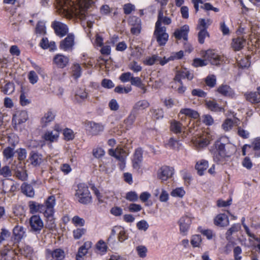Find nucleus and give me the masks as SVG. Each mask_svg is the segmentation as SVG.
Masks as SVG:
<instances>
[{
  "label": "nucleus",
  "instance_id": "nucleus-14",
  "mask_svg": "<svg viewBox=\"0 0 260 260\" xmlns=\"http://www.w3.org/2000/svg\"><path fill=\"white\" fill-rule=\"evenodd\" d=\"M27 112L24 110L17 111L13 114L12 117V123L14 125V128H16L17 125H20L26 121L28 119Z\"/></svg>",
  "mask_w": 260,
  "mask_h": 260
},
{
  "label": "nucleus",
  "instance_id": "nucleus-51",
  "mask_svg": "<svg viewBox=\"0 0 260 260\" xmlns=\"http://www.w3.org/2000/svg\"><path fill=\"white\" fill-rule=\"evenodd\" d=\"M13 213L15 216L21 218L24 216L23 207L20 205H16L13 208Z\"/></svg>",
  "mask_w": 260,
  "mask_h": 260
},
{
  "label": "nucleus",
  "instance_id": "nucleus-12",
  "mask_svg": "<svg viewBox=\"0 0 260 260\" xmlns=\"http://www.w3.org/2000/svg\"><path fill=\"white\" fill-rule=\"evenodd\" d=\"M143 150L141 147L136 148L132 159V166L134 169L139 170L143 160Z\"/></svg>",
  "mask_w": 260,
  "mask_h": 260
},
{
  "label": "nucleus",
  "instance_id": "nucleus-58",
  "mask_svg": "<svg viewBox=\"0 0 260 260\" xmlns=\"http://www.w3.org/2000/svg\"><path fill=\"white\" fill-rule=\"evenodd\" d=\"M206 84L210 88L214 87L216 83V79L214 75L208 76L205 79Z\"/></svg>",
  "mask_w": 260,
  "mask_h": 260
},
{
  "label": "nucleus",
  "instance_id": "nucleus-50",
  "mask_svg": "<svg viewBox=\"0 0 260 260\" xmlns=\"http://www.w3.org/2000/svg\"><path fill=\"white\" fill-rule=\"evenodd\" d=\"M202 242V238L200 235H194L191 237L190 243L193 247H200Z\"/></svg>",
  "mask_w": 260,
  "mask_h": 260
},
{
  "label": "nucleus",
  "instance_id": "nucleus-54",
  "mask_svg": "<svg viewBox=\"0 0 260 260\" xmlns=\"http://www.w3.org/2000/svg\"><path fill=\"white\" fill-rule=\"evenodd\" d=\"M150 112L152 113V117L156 120L162 118L164 117V111L161 109H151Z\"/></svg>",
  "mask_w": 260,
  "mask_h": 260
},
{
  "label": "nucleus",
  "instance_id": "nucleus-46",
  "mask_svg": "<svg viewBox=\"0 0 260 260\" xmlns=\"http://www.w3.org/2000/svg\"><path fill=\"white\" fill-rule=\"evenodd\" d=\"M63 135L64 140L67 141L73 140L75 138V135L72 129L66 128L63 130Z\"/></svg>",
  "mask_w": 260,
  "mask_h": 260
},
{
  "label": "nucleus",
  "instance_id": "nucleus-24",
  "mask_svg": "<svg viewBox=\"0 0 260 260\" xmlns=\"http://www.w3.org/2000/svg\"><path fill=\"white\" fill-rule=\"evenodd\" d=\"M92 243L91 241H86L78 249L76 256V260H83V256L88 252V251L92 247Z\"/></svg>",
  "mask_w": 260,
  "mask_h": 260
},
{
  "label": "nucleus",
  "instance_id": "nucleus-20",
  "mask_svg": "<svg viewBox=\"0 0 260 260\" xmlns=\"http://www.w3.org/2000/svg\"><path fill=\"white\" fill-rule=\"evenodd\" d=\"M56 116V113L52 109H48L41 119V123L43 127H46L49 123L53 121Z\"/></svg>",
  "mask_w": 260,
  "mask_h": 260
},
{
  "label": "nucleus",
  "instance_id": "nucleus-61",
  "mask_svg": "<svg viewBox=\"0 0 260 260\" xmlns=\"http://www.w3.org/2000/svg\"><path fill=\"white\" fill-rule=\"evenodd\" d=\"M132 77L133 74L131 72H127L122 73L119 76V79L122 82L125 83L131 81Z\"/></svg>",
  "mask_w": 260,
  "mask_h": 260
},
{
  "label": "nucleus",
  "instance_id": "nucleus-10",
  "mask_svg": "<svg viewBox=\"0 0 260 260\" xmlns=\"http://www.w3.org/2000/svg\"><path fill=\"white\" fill-rule=\"evenodd\" d=\"M51 26L56 35L60 38L65 36L69 31L67 25L58 21L55 20L53 21Z\"/></svg>",
  "mask_w": 260,
  "mask_h": 260
},
{
  "label": "nucleus",
  "instance_id": "nucleus-44",
  "mask_svg": "<svg viewBox=\"0 0 260 260\" xmlns=\"http://www.w3.org/2000/svg\"><path fill=\"white\" fill-rule=\"evenodd\" d=\"M15 85L13 82H8L3 87L2 91L5 94L10 95L14 92Z\"/></svg>",
  "mask_w": 260,
  "mask_h": 260
},
{
  "label": "nucleus",
  "instance_id": "nucleus-29",
  "mask_svg": "<svg viewBox=\"0 0 260 260\" xmlns=\"http://www.w3.org/2000/svg\"><path fill=\"white\" fill-rule=\"evenodd\" d=\"M108 154L118 159V157L119 158H123L125 157L126 151L121 146H118L115 149H109L108 150Z\"/></svg>",
  "mask_w": 260,
  "mask_h": 260
},
{
  "label": "nucleus",
  "instance_id": "nucleus-36",
  "mask_svg": "<svg viewBox=\"0 0 260 260\" xmlns=\"http://www.w3.org/2000/svg\"><path fill=\"white\" fill-rule=\"evenodd\" d=\"M35 33L37 36H42L46 34V27L43 21H39L36 26Z\"/></svg>",
  "mask_w": 260,
  "mask_h": 260
},
{
  "label": "nucleus",
  "instance_id": "nucleus-43",
  "mask_svg": "<svg viewBox=\"0 0 260 260\" xmlns=\"http://www.w3.org/2000/svg\"><path fill=\"white\" fill-rule=\"evenodd\" d=\"M96 249L101 254H104L107 251V246L106 243L102 240L98 242L95 245Z\"/></svg>",
  "mask_w": 260,
  "mask_h": 260
},
{
  "label": "nucleus",
  "instance_id": "nucleus-53",
  "mask_svg": "<svg viewBox=\"0 0 260 260\" xmlns=\"http://www.w3.org/2000/svg\"><path fill=\"white\" fill-rule=\"evenodd\" d=\"M86 232L84 228H77L73 231V237L75 239H80Z\"/></svg>",
  "mask_w": 260,
  "mask_h": 260
},
{
  "label": "nucleus",
  "instance_id": "nucleus-40",
  "mask_svg": "<svg viewBox=\"0 0 260 260\" xmlns=\"http://www.w3.org/2000/svg\"><path fill=\"white\" fill-rule=\"evenodd\" d=\"M59 138V134L57 133H53L52 131H47L43 136V138L46 141L53 142L57 141Z\"/></svg>",
  "mask_w": 260,
  "mask_h": 260
},
{
  "label": "nucleus",
  "instance_id": "nucleus-55",
  "mask_svg": "<svg viewBox=\"0 0 260 260\" xmlns=\"http://www.w3.org/2000/svg\"><path fill=\"white\" fill-rule=\"evenodd\" d=\"M233 126V120L230 118L226 119L222 124V127L225 132H228L231 130Z\"/></svg>",
  "mask_w": 260,
  "mask_h": 260
},
{
  "label": "nucleus",
  "instance_id": "nucleus-4",
  "mask_svg": "<svg viewBox=\"0 0 260 260\" xmlns=\"http://www.w3.org/2000/svg\"><path fill=\"white\" fill-rule=\"evenodd\" d=\"M75 189V197L78 202L83 205H87L92 202V196L88 185L85 183H79Z\"/></svg>",
  "mask_w": 260,
  "mask_h": 260
},
{
  "label": "nucleus",
  "instance_id": "nucleus-31",
  "mask_svg": "<svg viewBox=\"0 0 260 260\" xmlns=\"http://www.w3.org/2000/svg\"><path fill=\"white\" fill-rule=\"evenodd\" d=\"M208 161L205 159H201L196 162L195 169L197 170L198 174L200 176H203L204 172L208 168Z\"/></svg>",
  "mask_w": 260,
  "mask_h": 260
},
{
  "label": "nucleus",
  "instance_id": "nucleus-16",
  "mask_svg": "<svg viewBox=\"0 0 260 260\" xmlns=\"http://www.w3.org/2000/svg\"><path fill=\"white\" fill-rule=\"evenodd\" d=\"M189 31V26L185 24L180 28L176 29L173 33V36L177 40L182 39L184 41H187L188 40Z\"/></svg>",
  "mask_w": 260,
  "mask_h": 260
},
{
  "label": "nucleus",
  "instance_id": "nucleus-30",
  "mask_svg": "<svg viewBox=\"0 0 260 260\" xmlns=\"http://www.w3.org/2000/svg\"><path fill=\"white\" fill-rule=\"evenodd\" d=\"M245 42V39L242 37H239L233 39L231 43V47L234 51H239L243 48Z\"/></svg>",
  "mask_w": 260,
  "mask_h": 260
},
{
  "label": "nucleus",
  "instance_id": "nucleus-59",
  "mask_svg": "<svg viewBox=\"0 0 260 260\" xmlns=\"http://www.w3.org/2000/svg\"><path fill=\"white\" fill-rule=\"evenodd\" d=\"M166 145L169 147L170 149H178L179 147V142L177 140L173 138H171L168 141V142Z\"/></svg>",
  "mask_w": 260,
  "mask_h": 260
},
{
  "label": "nucleus",
  "instance_id": "nucleus-60",
  "mask_svg": "<svg viewBox=\"0 0 260 260\" xmlns=\"http://www.w3.org/2000/svg\"><path fill=\"white\" fill-rule=\"evenodd\" d=\"M3 153L4 156L7 159H11L14 155V149L11 147H7L4 149Z\"/></svg>",
  "mask_w": 260,
  "mask_h": 260
},
{
  "label": "nucleus",
  "instance_id": "nucleus-62",
  "mask_svg": "<svg viewBox=\"0 0 260 260\" xmlns=\"http://www.w3.org/2000/svg\"><path fill=\"white\" fill-rule=\"evenodd\" d=\"M136 251L138 255L141 258H144L147 255V249L143 245H140L136 247Z\"/></svg>",
  "mask_w": 260,
  "mask_h": 260
},
{
  "label": "nucleus",
  "instance_id": "nucleus-2",
  "mask_svg": "<svg viewBox=\"0 0 260 260\" xmlns=\"http://www.w3.org/2000/svg\"><path fill=\"white\" fill-rule=\"evenodd\" d=\"M236 151V147L230 142L226 137H221L215 141L210 149L213 161L217 164L224 161L230 158Z\"/></svg>",
  "mask_w": 260,
  "mask_h": 260
},
{
  "label": "nucleus",
  "instance_id": "nucleus-48",
  "mask_svg": "<svg viewBox=\"0 0 260 260\" xmlns=\"http://www.w3.org/2000/svg\"><path fill=\"white\" fill-rule=\"evenodd\" d=\"M159 57L156 55H153L152 56L147 57L144 60L143 63L146 66H151L155 64L158 60Z\"/></svg>",
  "mask_w": 260,
  "mask_h": 260
},
{
  "label": "nucleus",
  "instance_id": "nucleus-7",
  "mask_svg": "<svg viewBox=\"0 0 260 260\" xmlns=\"http://www.w3.org/2000/svg\"><path fill=\"white\" fill-rule=\"evenodd\" d=\"M30 230L36 234H40L42 230L44 223L39 215H34L29 219Z\"/></svg>",
  "mask_w": 260,
  "mask_h": 260
},
{
  "label": "nucleus",
  "instance_id": "nucleus-15",
  "mask_svg": "<svg viewBox=\"0 0 260 260\" xmlns=\"http://www.w3.org/2000/svg\"><path fill=\"white\" fill-rule=\"evenodd\" d=\"M87 129L92 136H97L104 131V126L102 123L88 121L86 123Z\"/></svg>",
  "mask_w": 260,
  "mask_h": 260
},
{
  "label": "nucleus",
  "instance_id": "nucleus-39",
  "mask_svg": "<svg viewBox=\"0 0 260 260\" xmlns=\"http://www.w3.org/2000/svg\"><path fill=\"white\" fill-rule=\"evenodd\" d=\"M182 127V123L176 120H173L170 123V131L175 134H178L181 133Z\"/></svg>",
  "mask_w": 260,
  "mask_h": 260
},
{
  "label": "nucleus",
  "instance_id": "nucleus-26",
  "mask_svg": "<svg viewBox=\"0 0 260 260\" xmlns=\"http://www.w3.org/2000/svg\"><path fill=\"white\" fill-rule=\"evenodd\" d=\"M182 115H184L185 116L194 119H197L200 117V115L197 111L190 108L181 109L179 112L178 116L179 117H180L181 119L182 120L183 116L181 117Z\"/></svg>",
  "mask_w": 260,
  "mask_h": 260
},
{
  "label": "nucleus",
  "instance_id": "nucleus-11",
  "mask_svg": "<svg viewBox=\"0 0 260 260\" xmlns=\"http://www.w3.org/2000/svg\"><path fill=\"white\" fill-rule=\"evenodd\" d=\"M74 35L69 34L67 36L60 42L59 48L64 51H72L74 45Z\"/></svg>",
  "mask_w": 260,
  "mask_h": 260
},
{
  "label": "nucleus",
  "instance_id": "nucleus-3",
  "mask_svg": "<svg viewBox=\"0 0 260 260\" xmlns=\"http://www.w3.org/2000/svg\"><path fill=\"white\" fill-rule=\"evenodd\" d=\"M194 78L193 72H190L186 68L181 69L176 71L173 78L174 82L179 84V86L174 87L176 90L180 94H183L186 90V87L183 85L182 79H187L189 81L192 80Z\"/></svg>",
  "mask_w": 260,
  "mask_h": 260
},
{
  "label": "nucleus",
  "instance_id": "nucleus-23",
  "mask_svg": "<svg viewBox=\"0 0 260 260\" xmlns=\"http://www.w3.org/2000/svg\"><path fill=\"white\" fill-rule=\"evenodd\" d=\"M236 244V243L234 242H229L226 244L225 249L226 250L231 251L232 248L234 247L233 254L234 260H241L242 258L241 255L242 253V248L239 246H235Z\"/></svg>",
  "mask_w": 260,
  "mask_h": 260
},
{
  "label": "nucleus",
  "instance_id": "nucleus-38",
  "mask_svg": "<svg viewBox=\"0 0 260 260\" xmlns=\"http://www.w3.org/2000/svg\"><path fill=\"white\" fill-rule=\"evenodd\" d=\"M246 99L252 104H257L260 102V95L256 92H250L245 94Z\"/></svg>",
  "mask_w": 260,
  "mask_h": 260
},
{
  "label": "nucleus",
  "instance_id": "nucleus-6",
  "mask_svg": "<svg viewBox=\"0 0 260 260\" xmlns=\"http://www.w3.org/2000/svg\"><path fill=\"white\" fill-rule=\"evenodd\" d=\"M25 236V229L23 226L17 225L13 230V237L9 242L8 250H13Z\"/></svg>",
  "mask_w": 260,
  "mask_h": 260
},
{
  "label": "nucleus",
  "instance_id": "nucleus-34",
  "mask_svg": "<svg viewBox=\"0 0 260 260\" xmlns=\"http://www.w3.org/2000/svg\"><path fill=\"white\" fill-rule=\"evenodd\" d=\"M137 116L136 114L131 111L128 116L124 120L123 123L127 130L132 128Z\"/></svg>",
  "mask_w": 260,
  "mask_h": 260
},
{
  "label": "nucleus",
  "instance_id": "nucleus-1",
  "mask_svg": "<svg viewBox=\"0 0 260 260\" xmlns=\"http://www.w3.org/2000/svg\"><path fill=\"white\" fill-rule=\"evenodd\" d=\"M56 200L54 196H49L43 204H40L34 201L28 202L29 213L32 214L38 212L42 213L46 222V228L53 231L56 227L55 218L54 217Z\"/></svg>",
  "mask_w": 260,
  "mask_h": 260
},
{
  "label": "nucleus",
  "instance_id": "nucleus-27",
  "mask_svg": "<svg viewBox=\"0 0 260 260\" xmlns=\"http://www.w3.org/2000/svg\"><path fill=\"white\" fill-rule=\"evenodd\" d=\"M42 155L37 151H31L29 153V159L33 166L37 167L42 163Z\"/></svg>",
  "mask_w": 260,
  "mask_h": 260
},
{
  "label": "nucleus",
  "instance_id": "nucleus-49",
  "mask_svg": "<svg viewBox=\"0 0 260 260\" xmlns=\"http://www.w3.org/2000/svg\"><path fill=\"white\" fill-rule=\"evenodd\" d=\"M128 68L134 73H138L142 70V67L135 60H133L129 63Z\"/></svg>",
  "mask_w": 260,
  "mask_h": 260
},
{
  "label": "nucleus",
  "instance_id": "nucleus-17",
  "mask_svg": "<svg viewBox=\"0 0 260 260\" xmlns=\"http://www.w3.org/2000/svg\"><path fill=\"white\" fill-rule=\"evenodd\" d=\"M167 11H165L166 15H164V10L160 9L158 12L157 19L155 23V27H166L162 26V24L165 25H170L172 23V19L170 17L167 16Z\"/></svg>",
  "mask_w": 260,
  "mask_h": 260
},
{
  "label": "nucleus",
  "instance_id": "nucleus-57",
  "mask_svg": "<svg viewBox=\"0 0 260 260\" xmlns=\"http://www.w3.org/2000/svg\"><path fill=\"white\" fill-rule=\"evenodd\" d=\"M185 192L182 187H178L173 189L171 192V195L174 197L182 198L185 194Z\"/></svg>",
  "mask_w": 260,
  "mask_h": 260
},
{
  "label": "nucleus",
  "instance_id": "nucleus-8",
  "mask_svg": "<svg viewBox=\"0 0 260 260\" xmlns=\"http://www.w3.org/2000/svg\"><path fill=\"white\" fill-rule=\"evenodd\" d=\"M154 35L159 46L166 45L169 39V35L166 32V27H155Z\"/></svg>",
  "mask_w": 260,
  "mask_h": 260
},
{
  "label": "nucleus",
  "instance_id": "nucleus-21",
  "mask_svg": "<svg viewBox=\"0 0 260 260\" xmlns=\"http://www.w3.org/2000/svg\"><path fill=\"white\" fill-rule=\"evenodd\" d=\"M69 62V58L62 54H57L53 59V62L58 68L63 69L67 66Z\"/></svg>",
  "mask_w": 260,
  "mask_h": 260
},
{
  "label": "nucleus",
  "instance_id": "nucleus-52",
  "mask_svg": "<svg viewBox=\"0 0 260 260\" xmlns=\"http://www.w3.org/2000/svg\"><path fill=\"white\" fill-rule=\"evenodd\" d=\"M72 223L75 226H83L84 225L85 220L78 215L74 216L72 219Z\"/></svg>",
  "mask_w": 260,
  "mask_h": 260
},
{
  "label": "nucleus",
  "instance_id": "nucleus-33",
  "mask_svg": "<svg viewBox=\"0 0 260 260\" xmlns=\"http://www.w3.org/2000/svg\"><path fill=\"white\" fill-rule=\"evenodd\" d=\"M21 192L27 197L32 198L35 196V191L31 185L24 182L21 186Z\"/></svg>",
  "mask_w": 260,
  "mask_h": 260
},
{
  "label": "nucleus",
  "instance_id": "nucleus-13",
  "mask_svg": "<svg viewBox=\"0 0 260 260\" xmlns=\"http://www.w3.org/2000/svg\"><path fill=\"white\" fill-rule=\"evenodd\" d=\"M191 223V218L187 215L183 216L179 219L178 223L180 232L182 235L186 236L187 234Z\"/></svg>",
  "mask_w": 260,
  "mask_h": 260
},
{
  "label": "nucleus",
  "instance_id": "nucleus-25",
  "mask_svg": "<svg viewBox=\"0 0 260 260\" xmlns=\"http://www.w3.org/2000/svg\"><path fill=\"white\" fill-rule=\"evenodd\" d=\"M149 106L150 104L148 101L146 100H140L134 104L131 111L138 115L140 111L146 110Z\"/></svg>",
  "mask_w": 260,
  "mask_h": 260
},
{
  "label": "nucleus",
  "instance_id": "nucleus-18",
  "mask_svg": "<svg viewBox=\"0 0 260 260\" xmlns=\"http://www.w3.org/2000/svg\"><path fill=\"white\" fill-rule=\"evenodd\" d=\"M174 174V169L173 168L169 166H162L161 167L157 173V177L162 181H166L169 178L172 177Z\"/></svg>",
  "mask_w": 260,
  "mask_h": 260
},
{
  "label": "nucleus",
  "instance_id": "nucleus-37",
  "mask_svg": "<svg viewBox=\"0 0 260 260\" xmlns=\"http://www.w3.org/2000/svg\"><path fill=\"white\" fill-rule=\"evenodd\" d=\"M88 93L85 89H78L75 94V99L78 103H81L85 100L88 97Z\"/></svg>",
  "mask_w": 260,
  "mask_h": 260
},
{
  "label": "nucleus",
  "instance_id": "nucleus-47",
  "mask_svg": "<svg viewBox=\"0 0 260 260\" xmlns=\"http://www.w3.org/2000/svg\"><path fill=\"white\" fill-rule=\"evenodd\" d=\"M72 76L75 79H77L81 76V68L79 64H74L72 69Z\"/></svg>",
  "mask_w": 260,
  "mask_h": 260
},
{
  "label": "nucleus",
  "instance_id": "nucleus-35",
  "mask_svg": "<svg viewBox=\"0 0 260 260\" xmlns=\"http://www.w3.org/2000/svg\"><path fill=\"white\" fill-rule=\"evenodd\" d=\"M206 107L211 111L213 112H223L224 108L220 106L215 101H208L206 102Z\"/></svg>",
  "mask_w": 260,
  "mask_h": 260
},
{
  "label": "nucleus",
  "instance_id": "nucleus-42",
  "mask_svg": "<svg viewBox=\"0 0 260 260\" xmlns=\"http://www.w3.org/2000/svg\"><path fill=\"white\" fill-rule=\"evenodd\" d=\"M131 84L136 86L143 90V93L146 91V88L144 85L143 84L141 79L139 77H133L131 81Z\"/></svg>",
  "mask_w": 260,
  "mask_h": 260
},
{
  "label": "nucleus",
  "instance_id": "nucleus-63",
  "mask_svg": "<svg viewBox=\"0 0 260 260\" xmlns=\"http://www.w3.org/2000/svg\"><path fill=\"white\" fill-rule=\"evenodd\" d=\"M207 64V63L205 60L200 58H196L193 59L192 63V66L195 68L202 67L206 66Z\"/></svg>",
  "mask_w": 260,
  "mask_h": 260
},
{
  "label": "nucleus",
  "instance_id": "nucleus-9",
  "mask_svg": "<svg viewBox=\"0 0 260 260\" xmlns=\"http://www.w3.org/2000/svg\"><path fill=\"white\" fill-rule=\"evenodd\" d=\"M204 57L213 65L220 64L224 60L223 56L219 55L214 50L209 49L205 52Z\"/></svg>",
  "mask_w": 260,
  "mask_h": 260
},
{
  "label": "nucleus",
  "instance_id": "nucleus-28",
  "mask_svg": "<svg viewBox=\"0 0 260 260\" xmlns=\"http://www.w3.org/2000/svg\"><path fill=\"white\" fill-rule=\"evenodd\" d=\"M39 46L44 50L49 49L53 51L56 49L55 43L54 41L49 42L47 37H43L40 42Z\"/></svg>",
  "mask_w": 260,
  "mask_h": 260
},
{
  "label": "nucleus",
  "instance_id": "nucleus-19",
  "mask_svg": "<svg viewBox=\"0 0 260 260\" xmlns=\"http://www.w3.org/2000/svg\"><path fill=\"white\" fill-rule=\"evenodd\" d=\"M216 91L224 97L233 98L235 96L234 90L228 85L221 84L217 89Z\"/></svg>",
  "mask_w": 260,
  "mask_h": 260
},
{
  "label": "nucleus",
  "instance_id": "nucleus-64",
  "mask_svg": "<svg viewBox=\"0 0 260 260\" xmlns=\"http://www.w3.org/2000/svg\"><path fill=\"white\" fill-rule=\"evenodd\" d=\"M0 175L4 177H9L12 176V171L10 169V167L7 166H5L0 168Z\"/></svg>",
  "mask_w": 260,
  "mask_h": 260
},
{
  "label": "nucleus",
  "instance_id": "nucleus-41",
  "mask_svg": "<svg viewBox=\"0 0 260 260\" xmlns=\"http://www.w3.org/2000/svg\"><path fill=\"white\" fill-rule=\"evenodd\" d=\"M198 231L201 233L203 236L206 237L208 240H211L215 237V234L213 233V230L210 229H204L200 226L198 228Z\"/></svg>",
  "mask_w": 260,
  "mask_h": 260
},
{
  "label": "nucleus",
  "instance_id": "nucleus-32",
  "mask_svg": "<svg viewBox=\"0 0 260 260\" xmlns=\"http://www.w3.org/2000/svg\"><path fill=\"white\" fill-rule=\"evenodd\" d=\"M48 252L55 260L63 259L65 257L64 251L61 248H56L53 250L48 249Z\"/></svg>",
  "mask_w": 260,
  "mask_h": 260
},
{
  "label": "nucleus",
  "instance_id": "nucleus-22",
  "mask_svg": "<svg viewBox=\"0 0 260 260\" xmlns=\"http://www.w3.org/2000/svg\"><path fill=\"white\" fill-rule=\"evenodd\" d=\"M215 225L218 227H225L229 224V216L225 213L217 215L213 219Z\"/></svg>",
  "mask_w": 260,
  "mask_h": 260
},
{
  "label": "nucleus",
  "instance_id": "nucleus-45",
  "mask_svg": "<svg viewBox=\"0 0 260 260\" xmlns=\"http://www.w3.org/2000/svg\"><path fill=\"white\" fill-rule=\"evenodd\" d=\"M74 3L69 0H60L58 2V5L62 10L63 11H67L69 10L70 7L73 6Z\"/></svg>",
  "mask_w": 260,
  "mask_h": 260
},
{
  "label": "nucleus",
  "instance_id": "nucleus-5",
  "mask_svg": "<svg viewBox=\"0 0 260 260\" xmlns=\"http://www.w3.org/2000/svg\"><path fill=\"white\" fill-rule=\"evenodd\" d=\"M211 23L212 21L210 19L206 20L204 18H200L199 19L196 29L199 30L198 40L200 44H203L205 43V40L206 37H210V34L207 29Z\"/></svg>",
  "mask_w": 260,
  "mask_h": 260
},
{
  "label": "nucleus",
  "instance_id": "nucleus-56",
  "mask_svg": "<svg viewBox=\"0 0 260 260\" xmlns=\"http://www.w3.org/2000/svg\"><path fill=\"white\" fill-rule=\"evenodd\" d=\"M119 230L118 239L120 242H122L127 239L128 236L124 229L122 227L117 228Z\"/></svg>",
  "mask_w": 260,
  "mask_h": 260
}]
</instances>
